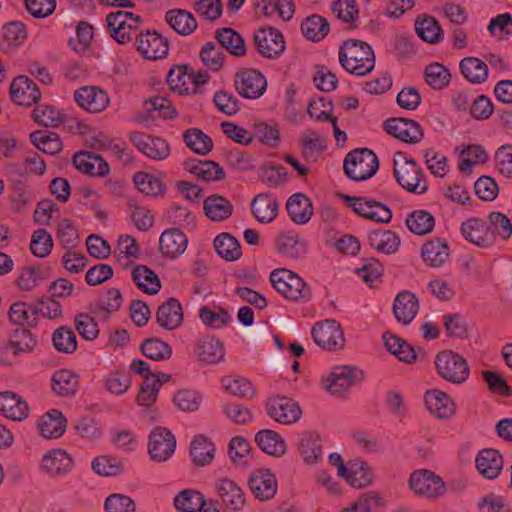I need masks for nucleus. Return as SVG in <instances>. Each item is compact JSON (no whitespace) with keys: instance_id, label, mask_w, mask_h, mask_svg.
<instances>
[{"instance_id":"58","label":"nucleus","mask_w":512,"mask_h":512,"mask_svg":"<svg viewBox=\"0 0 512 512\" xmlns=\"http://www.w3.org/2000/svg\"><path fill=\"white\" fill-rule=\"evenodd\" d=\"M202 402L201 394L192 389H181L178 390L174 397V405L181 411L184 412H195L199 409Z\"/></svg>"},{"instance_id":"26","label":"nucleus","mask_w":512,"mask_h":512,"mask_svg":"<svg viewBox=\"0 0 512 512\" xmlns=\"http://www.w3.org/2000/svg\"><path fill=\"white\" fill-rule=\"evenodd\" d=\"M478 472L487 479H495L503 470V457L500 452L493 448L482 449L476 459Z\"/></svg>"},{"instance_id":"10","label":"nucleus","mask_w":512,"mask_h":512,"mask_svg":"<svg viewBox=\"0 0 512 512\" xmlns=\"http://www.w3.org/2000/svg\"><path fill=\"white\" fill-rule=\"evenodd\" d=\"M409 487L417 495L436 498L445 492V484L434 472L421 469L414 471L409 478Z\"/></svg>"},{"instance_id":"24","label":"nucleus","mask_w":512,"mask_h":512,"mask_svg":"<svg viewBox=\"0 0 512 512\" xmlns=\"http://www.w3.org/2000/svg\"><path fill=\"white\" fill-rule=\"evenodd\" d=\"M73 164L78 171L90 176L103 177L110 172L108 163L100 155L84 151L73 156Z\"/></svg>"},{"instance_id":"38","label":"nucleus","mask_w":512,"mask_h":512,"mask_svg":"<svg viewBox=\"0 0 512 512\" xmlns=\"http://www.w3.org/2000/svg\"><path fill=\"white\" fill-rule=\"evenodd\" d=\"M276 249L284 257L299 259L306 254V243L294 233H282L276 239Z\"/></svg>"},{"instance_id":"12","label":"nucleus","mask_w":512,"mask_h":512,"mask_svg":"<svg viewBox=\"0 0 512 512\" xmlns=\"http://www.w3.org/2000/svg\"><path fill=\"white\" fill-rule=\"evenodd\" d=\"M130 141L145 156L156 161H162L170 155V145L165 139L154 137L142 132H132Z\"/></svg>"},{"instance_id":"23","label":"nucleus","mask_w":512,"mask_h":512,"mask_svg":"<svg viewBox=\"0 0 512 512\" xmlns=\"http://www.w3.org/2000/svg\"><path fill=\"white\" fill-rule=\"evenodd\" d=\"M462 235L469 242L479 246H491L494 241V233L486 226L483 220L471 218L465 221L461 226Z\"/></svg>"},{"instance_id":"52","label":"nucleus","mask_w":512,"mask_h":512,"mask_svg":"<svg viewBox=\"0 0 512 512\" xmlns=\"http://www.w3.org/2000/svg\"><path fill=\"white\" fill-rule=\"evenodd\" d=\"M355 488H363L371 484L373 473L370 467L361 461H353L347 467V474L343 476Z\"/></svg>"},{"instance_id":"1","label":"nucleus","mask_w":512,"mask_h":512,"mask_svg":"<svg viewBox=\"0 0 512 512\" xmlns=\"http://www.w3.org/2000/svg\"><path fill=\"white\" fill-rule=\"evenodd\" d=\"M339 62L349 73L364 76L374 69L375 54L367 42L351 39L340 47Z\"/></svg>"},{"instance_id":"37","label":"nucleus","mask_w":512,"mask_h":512,"mask_svg":"<svg viewBox=\"0 0 512 512\" xmlns=\"http://www.w3.org/2000/svg\"><path fill=\"white\" fill-rule=\"evenodd\" d=\"M215 38L221 49L225 48L231 55L242 57L246 54V45L243 37L234 29L223 27L215 32Z\"/></svg>"},{"instance_id":"55","label":"nucleus","mask_w":512,"mask_h":512,"mask_svg":"<svg viewBox=\"0 0 512 512\" xmlns=\"http://www.w3.org/2000/svg\"><path fill=\"white\" fill-rule=\"evenodd\" d=\"M30 140L38 149L47 154L54 155L62 149V142L58 134L51 131H34L30 134Z\"/></svg>"},{"instance_id":"17","label":"nucleus","mask_w":512,"mask_h":512,"mask_svg":"<svg viewBox=\"0 0 512 512\" xmlns=\"http://www.w3.org/2000/svg\"><path fill=\"white\" fill-rule=\"evenodd\" d=\"M11 99L19 106H31L41 98L38 86L27 76L20 75L10 85Z\"/></svg>"},{"instance_id":"18","label":"nucleus","mask_w":512,"mask_h":512,"mask_svg":"<svg viewBox=\"0 0 512 512\" xmlns=\"http://www.w3.org/2000/svg\"><path fill=\"white\" fill-rule=\"evenodd\" d=\"M222 504L233 511H240L246 504L245 493L240 485L232 479L221 478L215 483Z\"/></svg>"},{"instance_id":"47","label":"nucleus","mask_w":512,"mask_h":512,"mask_svg":"<svg viewBox=\"0 0 512 512\" xmlns=\"http://www.w3.org/2000/svg\"><path fill=\"white\" fill-rule=\"evenodd\" d=\"M460 70L463 76L471 83H483L488 77L487 64L476 57L462 59Z\"/></svg>"},{"instance_id":"34","label":"nucleus","mask_w":512,"mask_h":512,"mask_svg":"<svg viewBox=\"0 0 512 512\" xmlns=\"http://www.w3.org/2000/svg\"><path fill=\"white\" fill-rule=\"evenodd\" d=\"M196 354L199 361L206 364H216L223 360L225 351L220 340L205 336L198 341Z\"/></svg>"},{"instance_id":"57","label":"nucleus","mask_w":512,"mask_h":512,"mask_svg":"<svg viewBox=\"0 0 512 512\" xmlns=\"http://www.w3.org/2000/svg\"><path fill=\"white\" fill-rule=\"evenodd\" d=\"M424 74L427 84L437 90L446 87L451 80L449 70L444 65L437 62L428 65Z\"/></svg>"},{"instance_id":"42","label":"nucleus","mask_w":512,"mask_h":512,"mask_svg":"<svg viewBox=\"0 0 512 512\" xmlns=\"http://www.w3.org/2000/svg\"><path fill=\"white\" fill-rule=\"evenodd\" d=\"M132 278L136 286L146 294L155 295L161 289L158 275L147 266H137L132 271Z\"/></svg>"},{"instance_id":"40","label":"nucleus","mask_w":512,"mask_h":512,"mask_svg":"<svg viewBox=\"0 0 512 512\" xmlns=\"http://www.w3.org/2000/svg\"><path fill=\"white\" fill-rule=\"evenodd\" d=\"M421 255L427 265L439 267L449 257L448 244L439 238L428 241L422 246Z\"/></svg>"},{"instance_id":"63","label":"nucleus","mask_w":512,"mask_h":512,"mask_svg":"<svg viewBox=\"0 0 512 512\" xmlns=\"http://www.w3.org/2000/svg\"><path fill=\"white\" fill-rule=\"evenodd\" d=\"M52 341L55 349L61 353L70 354L77 349L76 335L70 328L60 327L55 330Z\"/></svg>"},{"instance_id":"25","label":"nucleus","mask_w":512,"mask_h":512,"mask_svg":"<svg viewBox=\"0 0 512 512\" xmlns=\"http://www.w3.org/2000/svg\"><path fill=\"white\" fill-rule=\"evenodd\" d=\"M424 401L427 409L438 418H449L455 413L453 399L441 390L432 389L426 391Z\"/></svg>"},{"instance_id":"44","label":"nucleus","mask_w":512,"mask_h":512,"mask_svg":"<svg viewBox=\"0 0 512 512\" xmlns=\"http://www.w3.org/2000/svg\"><path fill=\"white\" fill-rule=\"evenodd\" d=\"M300 145L302 147V156L306 162H315L325 149L322 136L312 130H307L302 133Z\"/></svg>"},{"instance_id":"28","label":"nucleus","mask_w":512,"mask_h":512,"mask_svg":"<svg viewBox=\"0 0 512 512\" xmlns=\"http://www.w3.org/2000/svg\"><path fill=\"white\" fill-rule=\"evenodd\" d=\"M184 168L203 181H218L225 177V172L220 165L210 160L186 159Z\"/></svg>"},{"instance_id":"51","label":"nucleus","mask_w":512,"mask_h":512,"mask_svg":"<svg viewBox=\"0 0 512 512\" xmlns=\"http://www.w3.org/2000/svg\"><path fill=\"white\" fill-rule=\"evenodd\" d=\"M140 350L145 357L154 361H165L172 356L171 346L155 337L145 339L140 345Z\"/></svg>"},{"instance_id":"21","label":"nucleus","mask_w":512,"mask_h":512,"mask_svg":"<svg viewBox=\"0 0 512 512\" xmlns=\"http://www.w3.org/2000/svg\"><path fill=\"white\" fill-rule=\"evenodd\" d=\"M248 485L254 496L261 501L273 498L277 492V480L266 469H259L253 472L249 477Z\"/></svg>"},{"instance_id":"9","label":"nucleus","mask_w":512,"mask_h":512,"mask_svg":"<svg viewBox=\"0 0 512 512\" xmlns=\"http://www.w3.org/2000/svg\"><path fill=\"white\" fill-rule=\"evenodd\" d=\"M311 334L314 342L323 349L335 350L344 347L345 339L342 328L333 319L316 323L312 327Z\"/></svg>"},{"instance_id":"60","label":"nucleus","mask_w":512,"mask_h":512,"mask_svg":"<svg viewBox=\"0 0 512 512\" xmlns=\"http://www.w3.org/2000/svg\"><path fill=\"white\" fill-rule=\"evenodd\" d=\"M203 505V495L192 489L181 491L174 499L177 510L182 512H196Z\"/></svg>"},{"instance_id":"56","label":"nucleus","mask_w":512,"mask_h":512,"mask_svg":"<svg viewBox=\"0 0 512 512\" xmlns=\"http://www.w3.org/2000/svg\"><path fill=\"white\" fill-rule=\"evenodd\" d=\"M407 228L416 235L430 233L435 225L434 217L425 210H415L406 219Z\"/></svg>"},{"instance_id":"30","label":"nucleus","mask_w":512,"mask_h":512,"mask_svg":"<svg viewBox=\"0 0 512 512\" xmlns=\"http://www.w3.org/2000/svg\"><path fill=\"white\" fill-rule=\"evenodd\" d=\"M418 308L417 297L409 291L400 292L393 303L395 318L404 325L409 324L415 318Z\"/></svg>"},{"instance_id":"20","label":"nucleus","mask_w":512,"mask_h":512,"mask_svg":"<svg viewBox=\"0 0 512 512\" xmlns=\"http://www.w3.org/2000/svg\"><path fill=\"white\" fill-rule=\"evenodd\" d=\"M357 372L356 368L350 366L335 367L323 378L325 390L332 395H341L354 384Z\"/></svg>"},{"instance_id":"54","label":"nucleus","mask_w":512,"mask_h":512,"mask_svg":"<svg viewBox=\"0 0 512 512\" xmlns=\"http://www.w3.org/2000/svg\"><path fill=\"white\" fill-rule=\"evenodd\" d=\"M303 35L314 42L321 41L329 32V23L319 15H311L301 25Z\"/></svg>"},{"instance_id":"59","label":"nucleus","mask_w":512,"mask_h":512,"mask_svg":"<svg viewBox=\"0 0 512 512\" xmlns=\"http://www.w3.org/2000/svg\"><path fill=\"white\" fill-rule=\"evenodd\" d=\"M134 183L141 193L148 196H157L164 192L162 181L156 176L146 172L136 173L134 175Z\"/></svg>"},{"instance_id":"50","label":"nucleus","mask_w":512,"mask_h":512,"mask_svg":"<svg viewBox=\"0 0 512 512\" xmlns=\"http://www.w3.org/2000/svg\"><path fill=\"white\" fill-rule=\"evenodd\" d=\"M417 35L425 42L436 44L442 39V29L434 17H419L415 21Z\"/></svg>"},{"instance_id":"35","label":"nucleus","mask_w":512,"mask_h":512,"mask_svg":"<svg viewBox=\"0 0 512 512\" xmlns=\"http://www.w3.org/2000/svg\"><path fill=\"white\" fill-rule=\"evenodd\" d=\"M205 215L214 222L228 219L233 213L232 203L219 194H212L204 200Z\"/></svg>"},{"instance_id":"46","label":"nucleus","mask_w":512,"mask_h":512,"mask_svg":"<svg viewBox=\"0 0 512 512\" xmlns=\"http://www.w3.org/2000/svg\"><path fill=\"white\" fill-rule=\"evenodd\" d=\"M215 446L206 437L199 435L191 443L190 455L197 466H205L214 458Z\"/></svg>"},{"instance_id":"29","label":"nucleus","mask_w":512,"mask_h":512,"mask_svg":"<svg viewBox=\"0 0 512 512\" xmlns=\"http://www.w3.org/2000/svg\"><path fill=\"white\" fill-rule=\"evenodd\" d=\"M187 243L186 235L176 228L165 230L159 239L160 251L172 259L177 258L185 251Z\"/></svg>"},{"instance_id":"53","label":"nucleus","mask_w":512,"mask_h":512,"mask_svg":"<svg viewBox=\"0 0 512 512\" xmlns=\"http://www.w3.org/2000/svg\"><path fill=\"white\" fill-rule=\"evenodd\" d=\"M27 38L25 25L19 21H12L3 27L0 50H7L10 47L20 46Z\"/></svg>"},{"instance_id":"27","label":"nucleus","mask_w":512,"mask_h":512,"mask_svg":"<svg viewBox=\"0 0 512 512\" xmlns=\"http://www.w3.org/2000/svg\"><path fill=\"white\" fill-rule=\"evenodd\" d=\"M0 414L13 421H22L28 417L29 407L17 394L0 392Z\"/></svg>"},{"instance_id":"36","label":"nucleus","mask_w":512,"mask_h":512,"mask_svg":"<svg viewBox=\"0 0 512 512\" xmlns=\"http://www.w3.org/2000/svg\"><path fill=\"white\" fill-rule=\"evenodd\" d=\"M66 419L56 409L43 415L38 422V429L41 436L47 439L60 437L66 429Z\"/></svg>"},{"instance_id":"32","label":"nucleus","mask_w":512,"mask_h":512,"mask_svg":"<svg viewBox=\"0 0 512 512\" xmlns=\"http://www.w3.org/2000/svg\"><path fill=\"white\" fill-rule=\"evenodd\" d=\"M254 440L258 447L268 455L281 457L286 453L287 447L284 439L273 430H260L255 434Z\"/></svg>"},{"instance_id":"3","label":"nucleus","mask_w":512,"mask_h":512,"mask_svg":"<svg viewBox=\"0 0 512 512\" xmlns=\"http://www.w3.org/2000/svg\"><path fill=\"white\" fill-rule=\"evenodd\" d=\"M393 162L394 176L403 189L418 194L427 191L426 181L422 180V170L414 159L406 157L402 152H397Z\"/></svg>"},{"instance_id":"48","label":"nucleus","mask_w":512,"mask_h":512,"mask_svg":"<svg viewBox=\"0 0 512 512\" xmlns=\"http://www.w3.org/2000/svg\"><path fill=\"white\" fill-rule=\"evenodd\" d=\"M299 450L307 464H316L322 458L319 436L310 432L304 433L299 441Z\"/></svg>"},{"instance_id":"11","label":"nucleus","mask_w":512,"mask_h":512,"mask_svg":"<svg viewBox=\"0 0 512 512\" xmlns=\"http://www.w3.org/2000/svg\"><path fill=\"white\" fill-rule=\"evenodd\" d=\"M136 49L146 59L157 60L167 56L169 51L168 40L155 30H146L136 35Z\"/></svg>"},{"instance_id":"61","label":"nucleus","mask_w":512,"mask_h":512,"mask_svg":"<svg viewBox=\"0 0 512 512\" xmlns=\"http://www.w3.org/2000/svg\"><path fill=\"white\" fill-rule=\"evenodd\" d=\"M251 446L247 439L236 436L230 440L228 454L233 463L245 466L248 465Z\"/></svg>"},{"instance_id":"16","label":"nucleus","mask_w":512,"mask_h":512,"mask_svg":"<svg viewBox=\"0 0 512 512\" xmlns=\"http://www.w3.org/2000/svg\"><path fill=\"white\" fill-rule=\"evenodd\" d=\"M176 448V439L166 428L156 427L149 438L148 452L152 460L163 462L169 459Z\"/></svg>"},{"instance_id":"33","label":"nucleus","mask_w":512,"mask_h":512,"mask_svg":"<svg viewBox=\"0 0 512 512\" xmlns=\"http://www.w3.org/2000/svg\"><path fill=\"white\" fill-rule=\"evenodd\" d=\"M286 208L291 220L296 224H306L313 214L312 203L303 193L290 196Z\"/></svg>"},{"instance_id":"6","label":"nucleus","mask_w":512,"mask_h":512,"mask_svg":"<svg viewBox=\"0 0 512 512\" xmlns=\"http://www.w3.org/2000/svg\"><path fill=\"white\" fill-rule=\"evenodd\" d=\"M346 204L357 215L379 223H389L392 219L391 209L372 198L356 197V196H343Z\"/></svg>"},{"instance_id":"15","label":"nucleus","mask_w":512,"mask_h":512,"mask_svg":"<svg viewBox=\"0 0 512 512\" xmlns=\"http://www.w3.org/2000/svg\"><path fill=\"white\" fill-rule=\"evenodd\" d=\"M384 130L400 141L416 144L424 133L421 126L414 120L406 118H390L384 122Z\"/></svg>"},{"instance_id":"39","label":"nucleus","mask_w":512,"mask_h":512,"mask_svg":"<svg viewBox=\"0 0 512 512\" xmlns=\"http://www.w3.org/2000/svg\"><path fill=\"white\" fill-rule=\"evenodd\" d=\"M165 20L172 29L183 36L190 35L198 26L193 14L182 9H172L167 11L165 14Z\"/></svg>"},{"instance_id":"64","label":"nucleus","mask_w":512,"mask_h":512,"mask_svg":"<svg viewBox=\"0 0 512 512\" xmlns=\"http://www.w3.org/2000/svg\"><path fill=\"white\" fill-rule=\"evenodd\" d=\"M200 58L207 68L219 71L223 66L225 54L221 47H217L213 42H208L202 47Z\"/></svg>"},{"instance_id":"14","label":"nucleus","mask_w":512,"mask_h":512,"mask_svg":"<svg viewBox=\"0 0 512 512\" xmlns=\"http://www.w3.org/2000/svg\"><path fill=\"white\" fill-rule=\"evenodd\" d=\"M257 51L266 58L279 57L286 48L282 33L274 28H261L254 34Z\"/></svg>"},{"instance_id":"43","label":"nucleus","mask_w":512,"mask_h":512,"mask_svg":"<svg viewBox=\"0 0 512 512\" xmlns=\"http://www.w3.org/2000/svg\"><path fill=\"white\" fill-rule=\"evenodd\" d=\"M186 146L194 153L204 156L213 149V141L209 135L198 128H189L182 134Z\"/></svg>"},{"instance_id":"22","label":"nucleus","mask_w":512,"mask_h":512,"mask_svg":"<svg viewBox=\"0 0 512 512\" xmlns=\"http://www.w3.org/2000/svg\"><path fill=\"white\" fill-rule=\"evenodd\" d=\"M157 323L168 331L180 327L183 323L182 305L176 298H169L156 311Z\"/></svg>"},{"instance_id":"45","label":"nucleus","mask_w":512,"mask_h":512,"mask_svg":"<svg viewBox=\"0 0 512 512\" xmlns=\"http://www.w3.org/2000/svg\"><path fill=\"white\" fill-rule=\"evenodd\" d=\"M78 387V377L70 370L56 371L52 377V390L60 396H72Z\"/></svg>"},{"instance_id":"8","label":"nucleus","mask_w":512,"mask_h":512,"mask_svg":"<svg viewBox=\"0 0 512 512\" xmlns=\"http://www.w3.org/2000/svg\"><path fill=\"white\" fill-rule=\"evenodd\" d=\"M265 408L269 417L285 425L297 422L302 414L301 408L293 399L278 395L269 397Z\"/></svg>"},{"instance_id":"62","label":"nucleus","mask_w":512,"mask_h":512,"mask_svg":"<svg viewBox=\"0 0 512 512\" xmlns=\"http://www.w3.org/2000/svg\"><path fill=\"white\" fill-rule=\"evenodd\" d=\"M222 385L227 392L240 398L255 395L254 387L246 378L227 376L222 379Z\"/></svg>"},{"instance_id":"31","label":"nucleus","mask_w":512,"mask_h":512,"mask_svg":"<svg viewBox=\"0 0 512 512\" xmlns=\"http://www.w3.org/2000/svg\"><path fill=\"white\" fill-rule=\"evenodd\" d=\"M278 207L276 198L268 193L258 194L251 203L252 214L261 223L272 222L277 216Z\"/></svg>"},{"instance_id":"13","label":"nucleus","mask_w":512,"mask_h":512,"mask_svg":"<svg viewBox=\"0 0 512 512\" xmlns=\"http://www.w3.org/2000/svg\"><path fill=\"white\" fill-rule=\"evenodd\" d=\"M74 467V460L63 449H52L42 457L40 468L49 477L59 479L66 477Z\"/></svg>"},{"instance_id":"2","label":"nucleus","mask_w":512,"mask_h":512,"mask_svg":"<svg viewBox=\"0 0 512 512\" xmlns=\"http://www.w3.org/2000/svg\"><path fill=\"white\" fill-rule=\"evenodd\" d=\"M270 282L276 291L286 299L303 303L311 299L310 287L291 270L286 268L273 270L270 274Z\"/></svg>"},{"instance_id":"4","label":"nucleus","mask_w":512,"mask_h":512,"mask_svg":"<svg viewBox=\"0 0 512 512\" xmlns=\"http://www.w3.org/2000/svg\"><path fill=\"white\" fill-rule=\"evenodd\" d=\"M343 168L351 180L365 181L377 172L379 160L372 150L357 148L346 155Z\"/></svg>"},{"instance_id":"7","label":"nucleus","mask_w":512,"mask_h":512,"mask_svg":"<svg viewBox=\"0 0 512 512\" xmlns=\"http://www.w3.org/2000/svg\"><path fill=\"white\" fill-rule=\"evenodd\" d=\"M234 86L239 95L247 99L260 98L267 88L265 76L256 69H242L235 74Z\"/></svg>"},{"instance_id":"41","label":"nucleus","mask_w":512,"mask_h":512,"mask_svg":"<svg viewBox=\"0 0 512 512\" xmlns=\"http://www.w3.org/2000/svg\"><path fill=\"white\" fill-rule=\"evenodd\" d=\"M368 241L372 248L385 254L395 253L400 245L399 236L390 230H375L369 233Z\"/></svg>"},{"instance_id":"5","label":"nucleus","mask_w":512,"mask_h":512,"mask_svg":"<svg viewBox=\"0 0 512 512\" xmlns=\"http://www.w3.org/2000/svg\"><path fill=\"white\" fill-rule=\"evenodd\" d=\"M435 368L441 378L453 384L464 383L470 375V369L464 357L451 350H444L437 354Z\"/></svg>"},{"instance_id":"49","label":"nucleus","mask_w":512,"mask_h":512,"mask_svg":"<svg viewBox=\"0 0 512 512\" xmlns=\"http://www.w3.org/2000/svg\"><path fill=\"white\" fill-rule=\"evenodd\" d=\"M214 247L219 256L227 261H235L242 255L238 240L229 233H221L214 239Z\"/></svg>"},{"instance_id":"19","label":"nucleus","mask_w":512,"mask_h":512,"mask_svg":"<svg viewBox=\"0 0 512 512\" xmlns=\"http://www.w3.org/2000/svg\"><path fill=\"white\" fill-rule=\"evenodd\" d=\"M78 105L90 113H98L106 109L109 104L107 93L96 86H83L74 93Z\"/></svg>"}]
</instances>
